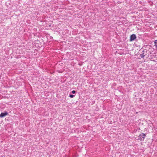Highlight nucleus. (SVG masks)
Returning a JSON list of instances; mask_svg holds the SVG:
<instances>
[{
  "label": "nucleus",
  "instance_id": "1",
  "mask_svg": "<svg viewBox=\"0 0 157 157\" xmlns=\"http://www.w3.org/2000/svg\"><path fill=\"white\" fill-rule=\"evenodd\" d=\"M145 136V135L144 134L142 133L139 135L138 136V139L140 140L141 141H143L144 140Z\"/></svg>",
  "mask_w": 157,
  "mask_h": 157
},
{
  "label": "nucleus",
  "instance_id": "2",
  "mask_svg": "<svg viewBox=\"0 0 157 157\" xmlns=\"http://www.w3.org/2000/svg\"><path fill=\"white\" fill-rule=\"evenodd\" d=\"M136 38V36L135 34H132L130 36V40L132 41L134 40Z\"/></svg>",
  "mask_w": 157,
  "mask_h": 157
},
{
  "label": "nucleus",
  "instance_id": "3",
  "mask_svg": "<svg viewBox=\"0 0 157 157\" xmlns=\"http://www.w3.org/2000/svg\"><path fill=\"white\" fill-rule=\"evenodd\" d=\"M8 115V113L7 112L2 113L0 115V117H3Z\"/></svg>",
  "mask_w": 157,
  "mask_h": 157
},
{
  "label": "nucleus",
  "instance_id": "4",
  "mask_svg": "<svg viewBox=\"0 0 157 157\" xmlns=\"http://www.w3.org/2000/svg\"><path fill=\"white\" fill-rule=\"evenodd\" d=\"M155 46L157 48V40H156L155 41Z\"/></svg>",
  "mask_w": 157,
  "mask_h": 157
},
{
  "label": "nucleus",
  "instance_id": "5",
  "mask_svg": "<svg viewBox=\"0 0 157 157\" xmlns=\"http://www.w3.org/2000/svg\"><path fill=\"white\" fill-rule=\"evenodd\" d=\"M69 96L71 98H72L74 97V95H71V94H70L69 95Z\"/></svg>",
  "mask_w": 157,
  "mask_h": 157
},
{
  "label": "nucleus",
  "instance_id": "6",
  "mask_svg": "<svg viewBox=\"0 0 157 157\" xmlns=\"http://www.w3.org/2000/svg\"><path fill=\"white\" fill-rule=\"evenodd\" d=\"M72 93L73 94H75V90H73L72 91Z\"/></svg>",
  "mask_w": 157,
  "mask_h": 157
}]
</instances>
